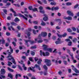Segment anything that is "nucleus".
I'll use <instances>...</instances> for the list:
<instances>
[{
    "label": "nucleus",
    "instance_id": "6ab92c4d",
    "mask_svg": "<svg viewBox=\"0 0 79 79\" xmlns=\"http://www.w3.org/2000/svg\"><path fill=\"white\" fill-rule=\"evenodd\" d=\"M20 20L18 19V18L16 17L14 19V21L15 22H18V21H19Z\"/></svg>",
    "mask_w": 79,
    "mask_h": 79
},
{
    "label": "nucleus",
    "instance_id": "bb28decb",
    "mask_svg": "<svg viewBox=\"0 0 79 79\" xmlns=\"http://www.w3.org/2000/svg\"><path fill=\"white\" fill-rule=\"evenodd\" d=\"M69 54L70 55V56H72V60H74V57H73V53L70 52L69 53Z\"/></svg>",
    "mask_w": 79,
    "mask_h": 79
},
{
    "label": "nucleus",
    "instance_id": "c03bdc74",
    "mask_svg": "<svg viewBox=\"0 0 79 79\" xmlns=\"http://www.w3.org/2000/svg\"><path fill=\"white\" fill-rule=\"evenodd\" d=\"M28 8L30 10H32V9H33V8H32V6H30Z\"/></svg>",
    "mask_w": 79,
    "mask_h": 79
},
{
    "label": "nucleus",
    "instance_id": "473e14b6",
    "mask_svg": "<svg viewBox=\"0 0 79 79\" xmlns=\"http://www.w3.org/2000/svg\"><path fill=\"white\" fill-rule=\"evenodd\" d=\"M77 41V39L75 38L73 40V41L74 43H76Z\"/></svg>",
    "mask_w": 79,
    "mask_h": 79
},
{
    "label": "nucleus",
    "instance_id": "f8f14e48",
    "mask_svg": "<svg viewBox=\"0 0 79 79\" xmlns=\"http://www.w3.org/2000/svg\"><path fill=\"white\" fill-rule=\"evenodd\" d=\"M34 68H35V67H33L32 68H31V67H30L29 68H28V71H29V70H31V71H32L33 72H35V70L34 69Z\"/></svg>",
    "mask_w": 79,
    "mask_h": 79
},
{
    "label": "nucleus",
    "instance_id": "5701e85b",
    "mask_svg": "<svg viewBox=\"0 0 79 79\" xmlns=\"http://www.w3.org/2000/svg\"><path fill=\"white\" fill-rule=\"evenodd\" d=\"M48 17H44L43 18V20L44 21H47V20H48Z\"/></svg>",
    "mask_w": 79,
    "mask_h": 79
},
{
    "label": "nucleus",
    "instance_id": "a878e982",
    "mask_svg": "<svg viewBox=\"0 0 79 79\" xmlns=\"http://www.w3.org/2000/svg\"><path fill=\"white\" fill-rule=\"evenodd\" d=\"M11 25H13V26H17V24L14 22H11Z\"/></svg>",
    "mask_w": 79,
    "mask_h": 79
},
{
    "label": "nucleus",
    "instance_id": "338daca9",
    "mask_svg": "<svg viewBox=\"0 0 79 79\" xmlns=\"http://www.w3.org/2000/svg\"><path fill=\"white\" fill-rule=\"evenodd\" d=\"M33 23L34 24H37L38 23V22H37V21H33Z\"/></svg>",
    "mask_w": 79,
    "mask_h": 79
},
{
    "label": "nucleus",
    "instance_id": "aec40b11",
    "mask_svg": "<svg viewBox=\"0 0 79 79\" xmlns=\"http://www.w3.org/2000/svg\"><path fill=\"white\" fill-rule=\"evenodd\" d=\"M73 70L76 73H79V72L76 68H74L73 69Z\"/></svg>",
    "mask_w": 79,
    "mask_h": 79
},
{
    "label": "nucleus",
    "instance_id": "8fccbe9b",
    "mask_svg": "<svg viewBox=\"0 0 79 79\" xmlns=\"http://www.w3.org/2000/svg\"><path fill=\"white\" fill-rule=\"evenodd\" d=\"M43 7L42 6H40L39 7V10H43Z\"/></svg>",
    "mask_w": 79,
    "mask_h": 79
},
{
    "label": "nucleus",
    "instance_id": "cd10ccee",
    "mask_svg": "<svg viewBox=\"0 0 79 79\" xmlns=\"http://www.w3.org/2000/svg\"><path fill=\"white\" fill-rule=\"evenodd\" d=\"M8 77H10L11 78V79H12L13 78V76L11 74H8Z\"/></svg>",
    "mask_w": 79,
    "mask_h": 79
},
{
    "label": "nucleus",
    "instance_id": "2f4dec72",
    "mask_svg": "<svg viewBox=\"0 0 79 79\" xmlns=\"http://www.w3.org/2000/svg\"><path fill=\"white\" fill-rule=\"evenodd\" d=\"M3 11L6 15H7V10L6 9H3Z\"/></svg>",
    "mask_w": 79,
    "mask_h": 79
},
{
    "label": "nucleus",
    "instance_id": "e2e57ef3",
    "mask_svg": "<svg viewBox=\"0 0 79 79\" xmlns=\"http://www.w3.org/2000/svg\"><path fill=\"white\" fill-rule=\"evenodd\" d=\"M1 77L3 78V79H5V77H6L4 75H1Z\"/></svg>",
    "mask_w": 79,
    "mask_h": 79
},
{
    "label": "nucleus",
    "instance_id": "f3484780",
    "mask_svg": "<svg viewBox=\"0 0 79 79\" xmlns=\"http://www.w3.org/2000/svg\"><path fill=\"white\" fill-rule=\"evenodd\" d=\"M7 69L9 71H10V72H13V71H14V70L11 69H10L9 67H8Z\"/></svg>",
    "mask_w": 79,
    "mask_h": 79
},
{
    "label": "nucleus",
    "instance_id": "13d9d810",
    "mask_svg": "<svg viewBox=\"0 0 79 79\" xmlns=\"http://www.w3.org/2000/svg\"><path fill=\"white\" fill-rule=\"evenodd\" d=\"M12 68H13L14 69H15V68H16V66H14V65H12Z\"/></svg>",
    "mask_w": 79,
    "mask_h": 79
},
{
    "label": "nucleus",
    "instance_id": "37998d69",
    "mask_svg": "<svg viewBox=\"0 0 79 79\" xmlns=\"http://www.w3.org/2000/svg\"><path fill=\"white\" fill-rule=\"evenodd\" d=\"M36 48L37 47H36V46H32L31 47V48L34 49V48Z\"/></svg>",
    "mask_w": 79,
    "mask_h": 79
},
{
    "label": "nucleus",
    "instance_id": "412c9836",
    "mask_svg": "<svg viewBox=\"0 0 79 79\" xmlns=\"http://www.w3.org/2000/svg\"><path fill=\"white\" fill-rule=\"evenodd\" d=\"M23 69L25 71H26L27 70V67L25 66V65L24 64H23Z\"/></svg>",
    "mask_w": 79,
    "mask_h": 79
},
{
    "label": "nucleus",
    "instance_id": "dca6fc26",
    "mask_svg": "<svg viewBox=\"0 0 79 79\" xmlns=\"http://www.w3.org/2000/svg\"><path fill=\"white\" fill-rule=\"evenodd\" d=\"M41 25L43 26H45L46 25V23L42 21L41 23Z\"/></svg>",
    "mask_w": 79,
    "mask_h": 79
},
{
    "label": "nucleus",
    "instance_id": "4d7b16f0",
    "mask_svg": "<svg viewBox=\"0 0 79 79\" xmlns=\"http://www.w3.org/2000/svg\"><path fill=\"white\" fill-rule=\"evenodd\" d=\"M51 10L52 11H54V10H55V7L53 6L52 7V8H51Z\"/></svg>",
    "mask_w": 79,
    "mask_h": 79
},
{
    "label": "nucleus",
    "instance_id": "a19ab883",
    "mask_svg": "<svg viewBox=\"0 0 79 79\" xmlns=\"http://www.w3.org/2000/svg\"><path fill=\"white\" fill-rule=\"evenodd\" d=\"M72 44V42H69L68 44V45L69 46H71Z\"/></svg>",
    "mask_w": 79,
    "mask_h": 79
},
{
    "label": "nucleus",
    "instance_id": "39448f33",
    "mask_svg": "<svg viewBox=\"0 0 79 79\" xmlns=\"http://www.w3.org/2000/svg\"><path fill=\"white\" fill-rule=\"evenodd\" d=\"M51 61L50 60L47 59H45L44 60V62L46 63V65L48 66H50L52 64L50 63Z\"/></svg>",
    "mask_w": 79,
    "mask_h": 79
},
{
    "label": "nucleus",
    "instance_id": "5fc2aeb1",
    "mask_svg": "<svg viewBox=\"0 0 79 79\" xmlns=\"http://www.w3.org/2000/svg\"><path fill=\"white\" fill-rule=\"evenodd\" d=\"M33 33L34 34H35L36 31H35V30H33Z\"/></svg>",
    "mask_w": 79,
    "mask_h": 79
},
{
    "label": "nucleus",
    "instance_id": "c756f323",
    "mask_svg": "<svg viewBox=\"0 0 79 79\" xmlns=\"http://www.w3.org/2000/svg\"><path fill=\"white\" fill-rule=\"evenodd\" d=\"M56 4V2H52L50 3L51 5H55Z\"/></svg>",
    "mask_w": 79,
    "mask_h": 79
},
{
    "label": "nucleus",
    "instance_id": "9b49d317",
    "mask_svg": "<svg viewBox=\"0 0 79 79\" xmlns=\"http://www.w3.org/2000/svg\"><path fill=\"white\" fill-rule=\"evenodd\" d=\"M5 69H1V74H3V75H4L5 74Z\"/></svg>",
    "mask_w": 79,
    "mask_h": 79
},
{
    "label": "nucleus",
    "instance_id": "4468645a",
    "mask_svg": "<svg viewBox=\"0 0 79 79\" xmlns=\"http://www.w3.org/2000/svg\"><path fill=\"white\" fill-rule=\"evenodd\" d=\"M19 15L20 17H23V19H26V20H27V18L24 16V15H22L21 14H19Z\"/></svg>",
    "mask_w": 79,
    "mask_h": 79
},
{
    "label": "nucleus",
    "instance_id": "a18cd8bd",
    "mask_svg": "<svg viewBox=\"0 0 79 79\" xmlns=\"http://www.w3.org/2000/svg\"><path fill=\"white\" fill-rule=\"evenodd\" d=\"M42 1L44 2V3L45 4H47V1L45 0H43Z\"/></svg>",
    "mask_w": 79,
    "mask_h": 79
},
{
    "label": "nucleus",
    "instance_id": "a211bd4d",
    "mask_svg": "<svg viewBox=\"0 0 79 79\" xmlns=\"http://www.w3.org/2000/svg\"><path fill=\"white\" fill-rule=\"evenodd\" d=\"M66 4L67 6H70V5H72V3L70 2H68L66 3Z\"/></svg>",
    "mask_w": 79,
    "mask_h": 79
},
{
    "label": "nucleus",
    "instance_id": "393cba45",
    "mask_svg": "<svg viewBox=\"0 0 79 79\" xmlns=\"http://www.w3.org/2000/svg\"><path fill=\"white\" fill-rule=\"evenodd\" d=\"M5 40H4L3 39H2V40H0V42H2V44H5Z\"/></svg>",
    "mask_w": 79,
    "mask_h": 79
},
{
    "label": "nucleus",
    "instance_id": "ea45409f",
    "mask_svg": "<svg viewBox=\"0 0 79 79\" xmlns=\"http://www.w3.org/2000/svg\"><path fill=\"white\" fill-rule=\"evenodd\" d=\"M67 31L69 32H72V30H71L70 28H68L67 29Z\"/></svg>",
    "mask_w": 79,
    "mask_h": 79
},
{
    "label": "nucleus",
    "instance_id": "f257e3e1",
    "mask_svg": "<svg viewBox=\"0 0 79 79\" xmlns=\"http://www.w3.org/2000/svg\"><path fill=\"white\" fill-rule=\"evenodd\" d=\"M24 41L25 42L26 45H27V47H29L30 46V45H29V43H28V42L30 43V44L31 45L33 44H35L36 43V41H32L30 40H24Z\"/></svg>",
    "mask_w": 79,
    "mask_h": 79
},
{
    "label": "nucleus",
    "instance_id": "6e6d98bb",
    "mask_svg": "<svg viewBox=\"0 0 79 79\" xmlns=\"http://www.w3.org/2000/svg\"><path fill=\"white\" fill-rule=\"evenodd\" d=\"M73 49V50L74 52H75V50H76L77 48H72Z\"/></svg>",
    "mask_w": 79,
    "mask_h": 79
},
{
    "label": "nucleus",
    "instance_id": "774afa93",
    "mask_svg": "<svg viewBox=\"0 0 79 79\" xmlns=\"http://www.w3.org/2000/svg\"><path fill=\"white\" fill-rule=\"evenodd\" d=\"M28 76H29V77H31L32 76V74L31 73H29L27 74Z\"/></svg>",
    "mask_w": 79,
    "mask_h": 79
},
{
    "label": "nucleus",
    "instance_id": "69168bd1",
    "mask_svg": "<svg viewBox=\"0 0 79 79\" xmlns=\"http://www.w3.org/2000/svg\"><path fill=\"white\" fill-rule=\"evenodd\" d=\"M29 60L31 61H33V60H32V57L29 58Z\"/></svg>",
    "mask_w": 79,
    "mask_h": 79
},
{
    "label": "nucleus",
    "instance_id": "b1692460",
    "mask_svg": "<svg viewBox=\"0 0 79 79\" xmlns=\"http://www.w3.org/2000/svg\"><path fill=\"white\" fill-rule=\"evenodd\" d=\"M42 61V59H39V61L37 62V63L38 64H41V62Z\"/></svg>",
    "mask_w": 79,
    "mask_h": 79
},
{
    "label": "nucleus",
    "instance_id": "052dcab7",
    "mask_svg": "<svg viewBox=\"0 0 79 79\" xmlns=\"http://www.w3.org/2000/svg\"><path fill=\"white\" fill-rule=\"evenodd\" d=\"M57 15L58 16H61V14L60 12H58L57 14Z\"/></svg>",
    "mask_w": 79,
    "mask_h": 79
},
{
    "label": "nucleus",
    "instance_id": "f704fd0d",
    "mask_svg": "<svg viewBox=\"0 0 79 79\" xmlns=\"http://www.w3.org/2000/svg\"><path fill=\"white\" fill-rule=\"evenodd\" d=\"M8 65L9 66H11V64H13V63L10 62H8Z\"/></svg>",
    "mask_w": 79,
    "mask_h": 79
},
{
    "label": "nucleus",
    "instance_id": "7ed1b4c3",
    "mask_svg": "<svg viewBox=\"0 0 79 79\" xmlns=\"http://www.w3.org/2000/svg\"><path fill=\"white\" fill-rule=\"evenodd\" d=\"M44 48V50H46L47 51H48L50 52H52V48H48V46L45 45V44H43L42 46Z\"/></svg>",
    "mask_w": 79,
    "mask_h": 79
},
{
    "label": "nucleus",
    "instance_id": "09e8293b",
    "mask_svg": "<svg viewBox=\"0 0 79 79\" xmlns=\"http://www.w3.org/2000/svg\"><path fill=\"white\" fill-rule=\"evenodd\" d=\"M64 63L65 65H67V64H68V63H67V61L64 60Z\"/></svg>",
    "mask_w": 79,
    "mask_h": 79
},
{
    "label": "nucleus",
    "instance_id": "58836bf2",
    "mask_svg": "<svg viewBox=\"0 0 79 79\" xmlns=\"http://www.w3.org/2000/svg\"><path fill=\"white\" fill-rule=\"evenodd\" d=\"M59 10V7H54V10Z\"/></svg>",
    "mask_w": 79,
    "mask_h": 79
},
{
    "label": "nucleus",
    "instance_id": "bf43d9fd",
    "mask_svg": "<svg viewBox=\"0 0 79 79\" xmlns=\"http://www.w3.org/2000/svg\"><path fill=\"white\" fill-rule=\"evenodd\" d=\"M18 66L19 69H20V70H21V71H23V69H22V68H21V66L19 65H18Z\"/></svg>",
    "mask_w": 79,
    "mask_h": 79
},
{
    "label": "nucleus",
    "instance_id": "49530a36",
    "mask_svg": "<svg viewBox=\"0 0 79 79\" xmlns=\"http://www.w3.org/2000/svg\"><path fill=\"white\" fill-rule=\"evenodd\" d=\"M72 29L74 32H75L76 31V29L75 27H73L72 28Z\"/></svg>",
    "mask_w": 79,
    "mask_h": 79
},
{
    "label": "nucleus",
    "instance_id": "423d86ee",
    "mask_svg": "<svg viewBox=\"0 0 79 79\" xmlns=\"http://www.w3.org/2000/svg\"><path fill=\"white\" fill-rule=\"evenodd\" d=\"M63 19H67L69 20H72L73 18L70 16H69L68 17H66L65 16H64L63 17Z\"/></svg>",
    "mask_w": 79,
    "mask_h": 79
},
{
    "label": "nucleus",
    "instance_id": "7c9ffc66",
    "mask_svg": "<svg viewBox=\"0 0 79 79\" xmlns=\"http://www.w3.org/2000/svg\"><path fill=\"white\" fill-rule=\"evenodd\" d=\"M67 35V34L66 33H64V34L62 35V36L63 37H66Z\"/></svg>",
    "mask_w": 79,
    "mask_h": 79
},
{
    "label": "nucleus",
    "instance_id": "4c0bfd02",
    "mask_svg": "<svg viewBox=\"0 0 79 79\" xmlns=\"http://www.w3.org/2000/svg\"><path fill=\"white\" fill-rule=\"evenodd\" d=\"M18 62L19 63H20V64H23L24 62H23V60H21L20 62L19 61Z\"/></svg>",
    "mask_w": 79,
    "mask_h": 79
},
{
    "label": "nucleus",
    "instance_id": "f03ea898",
    "mask_svg": "<svg viewBox=\"0 0 79 79\" xmlns=\"http://www.w3.org/2000/svg\"><path fill=\"white\" fill-rule=\"evenodd\" d=\"M7 51L8 53V56L7 57V58H11V59L12 60V62L14 64H16V61H15V59H14L13 57L12 56V55H11V53L10 52H9V50H8Z\"/></svg>",
    "mask_w": 79,
    "mask_h": 79
},
{
    "label": "nucleus",
    "instance_id": "2eb2a0df",
    "mask_svg": "<svg viewBox=\"0 0 79 79\" xmlns=\"http://www.w3.org/2000/svg\"><path fill=\"white\" fill-rule=\"evenodd\" d=\"M10 10L11 11H12V12H13V13H14V15L15 16H16V12L14 11V10H13V9L12 8L10 9Z\"/></svg>",
    "mask_w": 79,
    "mask_h": 79
},
{
    "label": "nucleus",
    "instance_id": "c9c22d12",
    "mask_svg": "<svg viewBox=\"0 0 79 79\" xmlns=\"http://www.w3.org/2000/svg\"><path fill=\"white\" fill-rule=\"evenodd\" d=\"M32 11H37V8H34L33 9H32Z\"/></svg>",
    "mask_w": 79,
    "mask_h": 79
},
{
    "label": "nucleus",
    "instance_id": "79ce46f5",
    "mask_svg": "<svg viewBox=\"0 0 79 79\" xmlns=\"http://www.w3.org/2000/svg\"><path fill=\"white\" fill-rule=\"evenodd\" d=\"M51 35H52V34H51V33H49L48 34V37L49 39H50V36H51Z\"/></svg>",
    "mask_w": 79,
    "mask_h": 79
},
{
    "label": "nucleus",
    "instance_id": "864d4df0",
    "mask_svg": "<svg viewBox=\"0 0 79 79\" xmlns=\"http://www.w3.org/2000/svg\"><path fill=\"white\" fill-rule=\"evenodd\" d=\"M35 67L38 68H39L40 67V65L36 64H35Z\"/></svg>",
    "mask_w": 79,
    "mask_h": 79
},
{
    "label": "nucleus",
    "instance_id": "ddd939ff",
    "mask_svg": "<svg viewBox=\"0 0 79 79\" xmlns=\"http://www.w3.org/2000/svg\"><path fill=\"white\" fill-rule=\"evenodd\" d=\"M27 34L28 37V39H31V37H29V36L31 35V32H30L28 31L27 33Z\"/></svg>",
    "mask_w": 79,
    "mask_h": 79
},
{
    "label": "nucleus",
    "instance_id": "603ef678",
    "mask_svg": "<svg viewBox=\"0 0 79 79\" xmlns=\"http://www.w3.org/2000/svg\"><path fill=\"white\" fill-rule=\"evenodd\" d=\"M57 35L59 37H60V38H61L62 37V35H59V34H57Z\"/></svg>",
    "mask_w": 79,
    "mask_h": 79
},
{
    "label": "nucleus",
    "instance_id": "3c124183",
    "mask_svg": "<svg viewBox=\"0 0 79 79\" xmlns=\"http://www.w3.org/2000/svg\"><path fill=\"white\" fill-rule=\"evenodd\" d=\"M6 35L7 36H9V35H10V33L9 32H7L6 33Z\"/></svg>",
    "mask_w": 79,
    "mask_h": 79
},
{
    "label": "nucleus",
    "instance_id": "680f3d73",
    "mask_svg": "<svg viewBox=\"0 0 79 79\" xmlns=\"http://www.w3.org/2000/svg\"><path fill=\"white\" fill-rule=\"evenodd\" d=\"M22 58L23 60H25L26 58V56H23L22 57Z\"/></svg>",
    "mask_w": 79,
    "mask_h": 79
},
{
    "label": "nucleus",
    "instance_id": "72a5a7b5",
    "mask_svg": "<svg viewBox=\"0 0 79 79\" xmlns=\"http://www.w3.org/2000/svg\"><path fill=\"white\" fill-rule=\"evenodd\" d=\"M31 55H32V56H34V55H35V52H33V51H31Z\"/></svg>",
    "mask_w": 79,
    "mask_h": 79
},
{
    "label": "nucleus",
    "instance_id": "de8ad7c7",
    "mask_svg": "<svg viewBox=\"0 0 79 79\" xmlns=\"http://www.w3.org/2000/svg\"><path fill=\"white\" fill-rule=\"evenodd\" d=\"M56 29H60L61 28L59 26H57L56 27Z\"/></svg>",
    "mask_w": 79,
    "mask_h": 79
},
{
    "label": "nucleus",
    "instance_id": "1a4fd4ad",
    "mask_svg": "<svg viewBox=\"0 0 79 79\" xmlns=\"http://www.w3.org/2000/svg\"><path fill=\"white\" fill-rule=\"evenodd\" d=\"M41 35V36L42 37H45L47 36V33L46 32H42Z\"/></svg>",
    "mask_w": 79,
    "mask_h": 79
},
{
    "label": "nucleus",
    "instance_id": "4be33fe9",
    "mask_svg": "<svg viewBox=\"0 0 79 79\" xmlns=\"http://www.w3.org/2000/svg\"><path fill=\"white\" fill-rule=\"evenodd\" d=\"M43 68L45 70H47L48 69V68L47 67V65H44L43 66Z\"/></svg>",
    "mask_w": 79,
    "mask_h": 79
},
{
    "label": "nucleus",
    "instance_id": "6e6552de",
    "mask_svg": "<svg viewBox=\"0 0 79 79\" xmlns=\"http://www.w3.org/2000/svg\"><path fill=\"white\" fill-rule=\"evenodd\" d=\"M67 12L69 15H70V16H74L73 13L71 10H67Z\"/></svg>",
    "mask_w": 79,
    "mask_h": 79
},
{
    "label": "nucleus",
    "instance_id": "e433bc0d",
    "mask_svg": "<svg viewBox=\"0 0 79 79\" xmlns=\"http://www.w3.org/2000/svg\"><path fill=\"white\" fill-rule=\"evenodd\" d=\"M40 13L43 14H44V13H45V12L44 11V10H40Z\"/></svg>",
    "mask_w": 79,
    "mask_h": 79
},
{
    "label": "nucleus",
    "instance_id": "9d476101",
    "mask_svg": "<svg viewBox=\"0 0 79 79\" xmlns=\"http://www.w3.org/2000/svg\"><path fill=\"white\" fill-rule=\"evenodd\" d=\"M58 41H56V44H61V39L60 38H58L57 39Z\"/></svg>",
    "mask_w": 79,
    "mask_h": 79
},
{
    "label": "nucleus",
    "instance_id": "c85d7f7f",
    "mask_svg": "<svg viewBox=\"0 0 79 79\" xmlns=\"http://www.w3.org/2000/svg\"><path fill=\"white\" fill-rule=\"evenodd\" d=\"M9 48L10 52H11L12 53H13V49H12L11 47L10 46Z\"/></svg>",
    "mask_w": 79,
    "mask_h": 79
},
{
    "label": "nucleus",
    "instance_id": "20e7f679",
    "mask_svg": "<svg viewBox=\"0 0 79 79\" xmlns=\"http://www.w3.org/2000/svg\"><path fill=\"white\" fill-rule=\"evenodd\" d=\"M40 55L41 56H42L43 55L44 56H48L50 54L48 52H46V53H45V52H42V50L40 51Z\"/></svg>",
    "mask_w": 79,
    "mask_h": 79
},
{
    "label": "nucleus",
    "instance_id": "0e129e2a",
    "mask_svg": "<svg viewBox=\"0 0 79 79\" xmlns=\"http://www.w3.org/2000/svg\"><path fill=\"white\" fill-rule=\"evenodd\" d=\"M38 58L37 57H35V61H37V60H38Z\"/></svg>",
    "mask_w": 79,
    "mask_h": 79
},
{
    "label": "nucleus",
    "instance_id": "0eeeda50",
    "mask_svg": "<svg viewBox=\"0 0 79 79\" xmlns=\"http://www.w3.org/2000/svg\"><path fill=\"white\" fill-rule=\"evenodd\" d=\"M39 39H40V40H39L38 41V43H42V42H43V40H41V37H39V38L37 39L35 38V42H36V41H37V40H39Z\"/></svg>",
    "mask_w": 79,
    "mask_h": 79
}]
</instances>
